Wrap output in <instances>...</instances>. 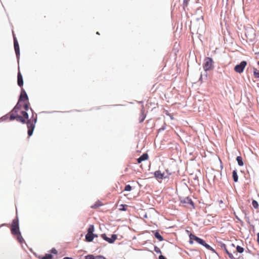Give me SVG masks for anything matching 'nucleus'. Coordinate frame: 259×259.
Listing matches in <instances>:
<instances>
[{
	"instance_id": "412c9836",
	"label": "nucleus",
	"mask_w": 259,
	"mask_h": 259,
	"mask_svg": "<svg viewBox=\"0 0 259 259\" xmlns=\"http://www.w3.org/2000/svg\"><path fill=\"white\" fill-rule=\"evenodd\" d=\"M225 251H226V253L228 255V256H229V258H230V259H234V256H233V254H232V253H230V252L228 250V249H227V248H226V247H225Z\"/></svg>"
},
{
	"instance_id": "7c9ffc66",
	"label": "nucleus",
	"mask_w": 259,
	"mask_h": 259,
	"mask_svg": "<svg viewBox=\"0 0 259 259\" xmlns=\"http://www.w3.org/2000/svg\"><path fill=\"white\" fill-rule=\"evenodd\" d=\"M159 259H166L163 255H160L159 256Z\"/></svg>"
},
{
	"instance_id": "72a5a7b5",
	"label": "nucleus",
	"mask_w": 259,
	"mask_h": 259,
	"mask_svg": "<svg viewBox=\"0 0 259 259\" xmlns=\"http://www.w3.org/2000/svg\"><path fill=\"white\" fill-rule=\"evenodd\" d=\"M231 245H232L233 247H234V246H234V244H231Z\"/></svg>"
},
{
	"instance_id": "c85d7f7f",
	"label": "nucleus",
	"mask_w": 259,
	"mask_h": 259,
	"mask_svg": "<svg viewBox=\"0 0 259 259\" xmlns=\"http://www.w3.org/2000/svg\"><path fill=\"white\" fill-rule=\"evenodd\" d=\"M85 259H95V257L93 255H88L85 256Z\"/></svg>"
},
{
	"instance_id": "f8f14e48",
	"label": "nucleus",
	"mask_w": 259,
	"mask_h": 259,
	"mask_svg": "<svg viewBox=\"0 0 259 259\" xmlns=\"http://www.w3.org/2000/svg\"><path fill=\"white\" fill-rule=\"evenodd\" d=\"M94 236H97L95 235L94 234L87 233V234L85 236V239L88 242H91L93 241Z\"/></svg>"
},
{
	"instance_id": "1a4fd4ad",
	"label": "nucleus",
	"mask_w": 259,
	"mask_h": 259,
	"mask_svg": "<svg viewBox=\"0 0 259 259\" xmlns=\"http://www.w3.org/2000/svg\"><path fill=\"white\" fill-rule=\"evenodd\" d=\"M17 83H18V85L20 87H22L23 85V77H22V75L20 71H19L18 73Z\"/></svg>"
},
{
	"instance_id": "2f4dec72",
	"label": "nucleus",
	"mask_w": 259,
	"mask_h": 259,
	"mask_svg": "<svg viewBox=\"0 0 259 259\" xmlns=\"http://www.w3.org/2000/svg\"><path fill=\"white\" fill-rule=\"evenodd\" d=\"M63 259H73L72 257H65L64 258H63Z\"/></svg>"
},
{
	"instance_id": "ddd939ff",
	"label": "nucleus",
	"mask_w": 259,
	"mask_h": 259,
	"mask_svg": "<svg viewBox=\"0 0 259 259\" xmlns=\"http://www.w3.org/2000/svg\"><path fill=\"white\" fill-rule=\"evenodd\" d=\"M146 118V114L145 113V110L142 109L141 111V115L140 117V122H142Z\"/></svg>"
},
{
	"instance_id": "bb28decb",
	"label": "nucleus",
	"mask_w": 259,
	"mask_h": 259,
	"mask_svg": "<svg viewBox=\"0 0 259 259\" xmlns=\"http://www.w3.org/2000/svg\"><path fill=\"white\" fill-rule=\"evenodd\" d=\"M132 190V187L129 185H126L125 188H124V191H130Z\"/></svg>"
},
{
	"instance_id": "cd10ccee",
	"label": "nucleus",
	"mask_w": 259,
	"mask_h": 259,
	"mask_svg": "<svg viewBox=\"0 0 259 259\" xmlns=\"http://www.w3.org/2000/svg\"><path fill=\"white\" fill-rule=\"evenodd\" d=\"M189 1H190V0H184V2H183L184 7H187Z\"/></svg>"
},
{
	"instance_id": "f03ea898",
	"label": "nucleus",
	"mask_w": 259,
	"mask_h": 259,
	"mask_svg": "<svg viewBox=\"0 0 259 259\" xmlns=\"http://www.w3.org/2000/svg\"><path fill=\"white\" fill-rule=\"evenodd\" d=\"M189 238H190L189 243L190 244H193V240H195L198 243L205 246L207 249H208L210 250L213 251H214V249L209 245L206 243V242L204 240L197 237L195 235L190 234L189 235Z\"/></svg>"
},
{
	"instance_id": "a878e982",
	"label": "nucleus",
	"mask_w": 259,
	"mask_h": 259,
	"mask_svg": "<svg viewBox=\"0 0 259 259\" xmlns=\"http://www.w3.org/2000/svg\"><path fill=\"white\" fill-rule=\"evenodd\" d=\"M52 255L50 254H47L44 256L41 259H52Z\"/></svg>"
},
{
	"instance_id": "aec40b11",
	"label": "nucleus",
	"mask_w": 259,
	"mask_h": 259,
	"mask_svg": "<svg viewBox=\"0 0 259 259\" xmlns=\"http://www.w3.org/2000/svg\"><path fill=\"white\" fill-rule=\"evenodd\" d=\"M94 231V227L93 225H90L88 229V233L93 234Z\"/></svg>"
},
{
	"instance_id": "9b49d317",
	"label": "nucleus",
	"mask_w": 259,
	"mask_h": 259,
	"mask_svg": "<svg viewBox=\"0 0 259 259\" xmlns=\"http://www.w3.org/2000/svg\"><path fill=\"white\" fill-rule=\"evenodd\" d=\"M148 158V155L147 153H144L139 158L137 159L138 163H140L142 161L147 160Z\"/></svg>"
},
{
	"instance_id": "9d476101",
	"label": "nucleus",
	"mask_w": 259,
	"mask_h": 259,
	"mask_svg": "<svg viewBox=\"0 0 259 259\" xmlns=\"http://www.w3.org/2000/svg\"><path fill=\"white\" fill-rule=\"evenodd\" d=\"M164 173H162L160 170H157L154 172L155 177L157 179H163L164 177Z\"/></svg>"
},
{
	"instance_id": "f3484780",
	"label": "nucleus",
	"mask_w": 259,
	"mask_h": 259,
	"mask_svg": "<svg viewBox=\"0 0 259 259\" xmlns=\"http://www.w3.org/2000/svg\"><path fill=\"white\" fill-rule=\"evenodd\" d=\"M184 202L185 203H189V204H190L192 206L194 207V203L192 201V200H191V199H190V198L189 197H187L184 200Z\"/></svg>"
},
{
	"instance_id": "6ab92c4d",
	"label": "nucleus",
	"mask_w": 259,
	"mask_h": 259,
	"mask_svg": "<svg viewBox=\"0 0 259 259\" xmlns=\"http://www.w3.org/2000/svg\"><path fill=\"white\" fill-rule=\"evenodd\" d=\"M154 235H155V237L157 239H158L159 241H162L163 240V237H162V236L158 232H156L155 233Z\"/></svg>"
},
{
	"instance_id": "6e6552de",
	"label": "nucleus",
	"mask_w": 259,
	"mask_h": 259,
	"mask_svg": "<svg viewBox=\"0 0 259 259\" xmlns=\"http://www.w3.org/2000/svg\"><path fill=\"white\" fill-rule=\"evenodd\" d=\"M28 97L26 93L23 89H22L21 94L19 99V102L27 101Z\"/></svg>"
},
{
	"instance_id": "393cba45",
	"label": "nucleus",
	"mask_w": 259,
	"mask_h": 259,
	"mask_svg": "<svg viewBox=\"0 0 259 259\" xmlns=\"http://www.w3.org/2000/svg\"><path fill=\"white\" fill-rule=\"evenodd\" d=\"M23 108L25 110L24 111H26L27 112V111L28 110V109H29V103H25L24 106H23ZM21 111H23L22 110Z\"/></svg>"
},
{
	"instance_id": "f257e3e1",
	"label": "nucleus",
	"mask_w": 259,
	"mask_h": 259,
	"mask_svg": "<svg viewBox=\"0 0 259 259\" xmlns=\"http://www.w3.org/2000/svg\"><path fill=\"white\" fill-rule=\"evenodd\" d=\"M20 102H21L18 101L16 105L10 112L9 114L6 115L4 117L6 118L9 117L10 120L16 119L17 121L22 123H26L28 128V135L29 136H31L33 134L35 125L37 121V114H34L33 110L30 108L32 112V116L30 119H28L27 112L26 111H21V110H20L21 108Z\"/></svg>"
},
{
	"instance_id": "5701e85b",
	"label": "nucleus",
	"mask_w": 259,
	"mask_h": 259,
	"mask_svg": "<svg viewBox=\"0 0 259 259\" xmlns=\"http://www.w3.org/2000/svg\"><path fill=\"white\" fill-rule=\"evenodd\" d=\"M236 250L238 252L241 253L244 251V248L238 245L236 247Z\"/></svg>"
},
{
	"instance_id": "dca6fc26",
	"label": "nucleus",
	"mask_w": 259,
	"mask_h": 259,
	"mask_svg": "<svg viewBox=\"0 0 259 259\" xmlns=\"http://www.w3.org/2000/svg\"><path fill=\"white\" fill-rule=\"evenodd\" d=\"M232 177H233V180L234 181V182H236L238 181V175H237L236 170H234L233 171Z\"/></svg>"
},
{
	"instance_id": "20e7f679",
	"label": "nucleus",
	"mask_w": 259,
	"mask_h": 259,
	"mask_svg": "<svg viewBox=\"0 0 259 259\" xmlns=\"http://www.w3.org/2000/svg\"><path fill=\"white\" fill-rule=\"evenodd\" d=\"M11 231L13 235L20 232L19 231L18 219L16 218L13 220L12 226L11 227Z\"/></svg>"
},
{
	"instance_id": "a211bd4d",
	"label": "nucleus",
	"mask_w": 259,
	"mask_h": 259,
	"mask_svg": "<svg viewBox=\"0 0 259 259\" xmlns=\"http://www.w3.org/2000/svg\"><path fill=\"white\" fill-rule=\"evenodd\" d=\"M128 205L126 204H120L119 205V209L121 211H125L127 209Z\"/></svg>"
},
{
	"instance_id": "f704fd0d",
	"label": "nucleus",
	"mask_w": 259,
	"mask_h": 259,
	"mask_svg": "<svg viewBox=\"0 0 259 259\" xmlns=\"http://www.w3.org/2000/svg\"><path fill=\"white\" fill-rule=\"evenodd\" d=\"M258 64L259 65V61L258 62Z\"/></svg>"
},
{
	"instance_id": "0eeeda50",
	"label": "nucleus",
	"mask_w": 259,
	"mask_h": 259,
	"mask_svg": "<svg viewBox=\"0 0 259 259\" xmlns=\"http://www.w3.org/2000/svg\"><path fill=\"white\" fill-rule=\"evenodd\" d=\"M102 237L105 240L107 241L110 243H113L117 239V236L115 234L112 235L111 238L107 237L105 234L102 235Z\"/></svg>"
},
{
	"instance_id": "423d86ee",
	"label": "nucleus",
	"mask_w": 259,
	"mask_h": 259,
	"mask_svg": "<svg viewBox=\"0 0 259 259\" xmlns=\"http://www.w3.org/2000/svg\"><path fill=\"white\" fill-rule=\"evenodd\" d=\"M14 36V49L16 52V54L17 56V57L18 58L20 56V49H19V46L18 44V42L17 41V39L16 37L13 35Z\"/></svg>"
},
{
	"instance_id": "4468645a",
	"label": "nucleus",
	"mask_w": 259,
	"mask_h": 259,
	"mask_svg": "<svg viewBox=\"0 0 259 259\" xmlns=\"http://www.w3.org/2000/svg\"><path fill=\"white\" fill-rule=\"evenodd\" d=\"M236 160H237L238 164L239 166H242L243 165L244 163H243L242 158L241 156H237L236 158Z\"/></svg>"
},
{
	"instance_id": "c756f323",
	"label": "nucleus",
	"mask_w": 259,
	"mask_h": 259,
	"mask_svg": "<svg viewBox=\"0 0 259 259\" xmlns=\"http://www.w3.org/2000/svg\"><path fill=\"white\" fill-rule=\"evenodd\" d=\"M257 244H258L259 245V233H257Z\"/></svg>"
},
{
	"instance_id": "4be33fe9",
	"label": "nucleus",
	"mask_w": 259,
	"mask_h": 259,
	"mask_svg": "<svg viewBox=\"0 0 259 259\" xmlns=\"http://www.w3.org/2000/svg\"><path fill=\"white\" fill-rule=\"evenodd\" d=\"M253 74L255 77L259 78V70L255 68L253 69Z\"/></svg>"
},
{
	"instance_id": "473e14b6",
	"label": "nucleus",
	"mask_w": 259,
	"mask_h": 259,
	"mask_svg": "<svg viewBox=\"0 0 259 259\" xmlns=\"http://www.w3.org/2000/svg\"><path fill=\"white\" fill-rule=\"evenodd\" d=\"M98 207V206H97L96 204H95L94 205L92 206V208H97Z\"/></svg>"
},
{
	"instance_id": "b1692460",
	"label": "nucleus",
	"mask_w": 259,
	"mask_h": 259,
	"mask_svg": "<svg viewBox=\"0 0 259 259\" xmlns=\"http://www.w3.org/2000/svg\"><path fill=\"white\" fill-rule=\"evenodd\" d=\"M252 205L253 207L255 208H257L258 207V202L256 200H252Z\"/></svg>"
},
{
	"instance_id": "2eb2a0df",
	"label": "nucleus",
	"mask_w": 259,
	"mask_h": 259,
	"mask_svg": "<svg viewBox=\"0 0 259 259\" xmlns=\"http://www.w3.org/2000/svg\"><path fill=\"white\" fill-rule=\"evenodd\" d=\"M15 235L17 237V239L19 242H20V243L23 242L24 240L22 236H21L20 232L16 234Z\"/></svg>"
},
{
	"instance_id": "39448f33",
	"label": "nucleus",
	"mask_w": 259,
	"mask_h": 259,
	"mask_svg": "<svg viewBox=\"0 0 259 259\" xmlns=\"http://www.w3.org/2000/svg\"><path fill=\"white\" fill-rule=\"evenodd\" d=\"M246 65H247L246 62L245 61H243L239 64L237 65L235 67L234 70L236 72L241 73H242L243 71V70H244L245 66H246Z\"/></svg>"
},
{
	"instance_id": "7ed1b4c3",
	"label": "nucleus",
	"mask_w": 259,
	"mask_h": 259,
	"mask_svg": "<svg viewBox=\"0 0 259 259\" xmlns=\"http://www.w3.org/2000/svg\"><path fill=\"white\" fill-rule=\"evenodd\" d=\"M213 60L211 58L207 57L204 59L203 69L205 71L211 70L213 69Z\"/></svg>"
}]
</instances>
